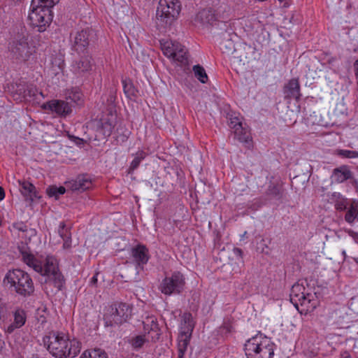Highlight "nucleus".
Wrapping results in <instances>:
<instances>
[{"mask_svg":"<svg viewBox=\"0 0 358 358\" xmlns=\"http://www.w3.org/2000/svg\"><path fill=\"white\" fill-rule=\"evenodd\" d=\"M22 259L25 264L41 274L39 281L44 284L45 289L48 290L53 287L57 292L62 290L65 279L59 269L57 261L55 257L48 256L42 263L33 255L22 252Z\"/></svg>","mask_w":358,"mask_h":358,"instance_id":"nucleus-1","label":"nucleus"},{"mask_svg":"<svg viewBox=\"0 0 358 358\" xmlns=\"http://www.w3.org/2000/svg\"><path fill=\"white\" fill-rule=\"evenodd\" d=\"M44 345L55 357H75L80 352L81 343L76 340H70L64 333L50 332L43 337Z\"/></svg>","mask_w":358,"mask_h":358,"instance_id":"nucleus-2","label":"nucleus"},{"mask_svg":"<svg viewBox=\"0 0 358 358\" xmlns=\"http://www.w3.org/2000/svg\"><path fill=\"white\" fill-rule=\"evenodd\" d=\"M290 301L301 314H307L315 309L319 304L316 292H310L303 284L295 283L291 288Z\"/></svg>","mask_w":358,"mask_h":358,"instance_id":"nucleus-3","label":"nucleus"},{"mask_svg":"<svg viewBox=\"0 0 358 358\" xmlns=\"http://www.w3.org/2000/svg\"><path fill=\"white\" fill-rule=\"evenodd\" d=\"M9 288L17 294L27 297L31 296L34 292V285L30 275L21 269L9 271L3 280Z\"/></svg>","mask_w":358,"mask_h":358,"instance_id":"nucleus-4","label":"nucleus"},{"mask_svg":"<svg viewBox=\"0 0 358 358\" xmlns=\"http://www.w3.org/2000/svg\"><path fill=\"white\" fill-rule=\"evenodd\" d=\"M59 0H32L29 18L33 26L38 27V31H45V27L50 21L52 8Z\"/></svg>","mask_w":358,"mask_h":358,"instance_id":"nucleus-5","label":"nucleus"},{"mask_svg":"<svg viewBox=\"0 0 358 358\" xmlns=\"http://www.w3.org/2000/svg\"><path fill=\"white\" fill-rule=\"evenodd\" d=\"M131 254L135 264L126 266L121 277L125 278V281H138L140 271L143 269L150 258L148 249L145 245L138 244L131 248Z\"/></svg>","mask_w":358,"mask_h":358,"instance_id":"nucleus-6","label":"nucleus"},{"mask_svg":"<svg viewBox=\"0 0 358 358\" xmlns=\"http://www.w3.org/2000/svg\"><path fill=\"white\" fill-rule=\"evenodd\" d=\"M247 358H272L274 355L273 344L262 335L254 336L245 344Z\"/></svg>","mask_w":358,"mask_h":358,"instance_id":"nucleus-7","label":"nucleus"},{"mask_svg":"<svg viewBox=\"0 0 358 358\" xmlns=\"http://www.w3.org/2000/svg\"><path fill=\"white\" fill-rule=\"evenodd\" d=\"M180 11L178 0H159L157 8V24L159 27L170 25L178 17Z\"/></svg>","mask_w":358,"mask_h":358,"instance_id":"nucleus-8","label":"nucleus"},{"mask_svg":"<svg viewBox=\"0 0 358 358\" xmlns=\"http://www.w3.org/2000/svg\"><path fill=\"white\" fill-rule=\"evenodd\" d=\"M109 313L104 315L105 325L113 327L126 322L131 314V308L127 303H118L109 308Z\"/></svg>","mask_w":358,"mask_h":358,"instance_id":"nucleus-9","label":"nucleus"},{"mask_svg":"<svg viewBox=\"0 0 358 358\" xmlns=\"http://www.w3.org/2000/svg\"><path fill=\"white\" fill-rule=\"evenodd\" d=\"M8 50L12 58L19 62L27 61L33 52L24 36L14 38L9 43Z\"/></svg>","mask_w":358,"mask_h":358,"instance_id":"nucleus-10","label":"nucleus"},{"mask_svg":"<svg viewBox=\"0 0 358 358\" xmlns=\"http://www.w3.org/2000/svg\"><path fill=\"white\" fill-rule=\"evenodd\" d=\"M185 284L183 275L179 271L173 272L170 277H166L160 284V291L166 294H178L184 289Z\"/></svg>","mask_w":358,"mask_h":358,"instance_id":"nucleus-11","label":"nucleus"},{"mask_svg":"<svg viewBox=\"0 0 358 358\" xmlns=\"http://www.w3.org/2000/svg\"><path fill=\"white\" fill-rule=\"evenodd\" d=\"M71 36H73V49L80 53L84 52L94 41L96 34L92 28L86 27L76 31L73 34H71Z\"/></svg>","mask_w":358,"mask_h":358,"instance_id":"nucleus-12","label":"nucleus"},{"mask_svg":"<svg viewBox=\"0 0 358 358\" xmlns=\"http://www.w3.org/2000/svg\"><path fill=\"white\" fill-rule=\"evenodd\" d=\"M44 109L50 110L59 116L66 117L72 113V104L67 100L54 99L43 104Z\"/></svg>","mask_w":358,"mask_h":358,"instance_id":"nucleus-13","label":"nucleus"},{"mask_svg":"<svg viewBox=\"0 0 358 358\" xmlns=\"http://www.w3.org/2000/svg\"><path fill=\"white\" fill-rule=\"evenodd\" d=\"M113 129V125L108 120H101L96 124V134L94 137L89 138V141H101L105 140L110 136Z\"/></svg>","mask_w":358,"mask_h":358,"instance_id":"nucleus-14","label":"nucleus"},{"mask_svg":"<svg viewBox=\"0 0 358 358\" xmlns=\"http://www.w3.org/2000/svg\"><path fill=\"white\" fill-rule=\"evenodd\" d=\"M217 20L215 11L212 8H208L199 11L195 18L196 22L203 26H213Z\"/></svg>","mask_w":358,"mask_h":358,"instance_id":"nucleus-15","label":"nucleus"},{"mask_svg":"<svg viewBox=\"0 0 358 358\" xmlns=\"http://www.w3.org/2000/svg\"><path fill=\"white\" fill-rule=\"evenodd\" d=\"M92 57L89 55L82 57L72 64V71L78 76H83L85 73L92 70Z\"/></svg>","mask_w":358,"mask_h":358,"instance_id":"nucleus-16","label":"nucleus"},{"mask_svg":"<svg viewBox=\"0 0 358 358\" xmlns=\"http://www.w3.org/2000/svg\"><path fill=\"white\" fill-rule=\"evenodd\" d=\"M332 182L341 183L348 179H352V171L347 166H341L333 170L331 175Z\"/></svg>","mask_w":358,"mask_h":358,"instance_id":"nucleus-17","label":"nucleus"},{"mask_svg":"<svg viewBox=\"0 0 358 358\" xmlns=\"http://www.w3.org/2000/svg\"><path fill=\"white\" fill-rule=\"evenodd\" d=\"M284 94L285 98L299 99L301 94L299 80L297 79L290 80L284 87Z\"/></svg>","mask_w":358,"mask_h":358,"instance_id":"nucleus-18","label":"nucleus"},{"mask_svg":"<svg viewBox=\"0 0 358 358\" xmlns=\"http://www.w3.org/2000/svg\"><path fill=\"white\" fill-rule=\"evenodd\" d=\"M14 321L8 327L6 331L11 334L15 329L22 327L26 322L27 315L26 312L21 308L17 309L14 313Z\"/></svg>","mask_w":358,"mask_h":358,"instance_id":"nucleus-19","label":"nucleus"},{"mask_svg":"<svg viewBox=\"0 0 358 358\" xmlns=\"http://www.w3.org/2000/svg\"><path fill=\"white\" fill-rule=\"evenodd\" d=\"M92 187V180L87 175L78 176L71 183L73 191L84 192Z\"/></svg>","mask_w":358,"mask_h":358,"instance_id":"nucleus-20","label":"nucleus"},{"mask_svg":"<svg viewBox=\"0 0 358 358\" xmlns=\"http://www.w3.org/2000/svg\"><path fill=\"white\" fill-rule=\"evenodd\" d=\"M235 138L240 142L244 143L245 146L250 148L252 145V137L249 130L239 125V127L234 130Z\"/></svg>","mask_w":358,"mask_h":358,"instance_id":"nucleus-21","label":"nucleus"},{"mask_svg":"<svg viewBox=\"0 0 358 358\" xmlns=\"http://www.w3.org/2000/svg\"><path fill=\"white\" fill-rule=\"evenodd\" d=\"M161 45L164 54L170 58L184 46L178 41H167L164 43L161 42Z\"/></svg>","mask_w":358,"mask_h":358,"instance_id":"nucleus-22","label":"nucleus"},{"mask_svg":"<svg viewBox=\"0 0 358 358\" xmlns=\"http://www.w3.org/2000/svg\"><path fill=\"white\" fill-rule=\"evenodd\" d=\"M192 336V329L189 327L187 330H181L178 336V348L180 353H185Z\"/></svg>","mask_w":358,"mask_h":358,"instance_id":"nucleus-23","label":"nucleus"},{"mask_svg":"<svg viewBox=\"0 0 358 358\" xmlns=\"http://www.w3.org/2000/svg\"><path fill=\"white\" fill-rule=\"evenodd\" d=\"M50 71L52 74L57 75L64 68V61L62 55H55L51 57L50 60Z\"/></svg>","mask_w":358,"mask_h":358,"instance_id":"nucleus-24","label":"nucleus"},{"mask_svg":"<svg viewBox=\"0 0 358 358\" xmlns=\"http://www.w3.org/2000/svg\"><path fill=\"white\" fill-rule=\"evenodd\" d=\"M59 234L61 238L64 241L63 247L65 249H68L71 247V233L69 231L68 229L66 227V224L64 222H61L59 229Z\"/></svg>","mask_w":358,"mask_h":358,"instance_id":"nucleus-25","label":"nucleus"},{"mask_svg":"<svg viewBox=\"0 0 358 358\" xmlns=\"http://www.w3.org/2000/svg\"><path fill=\"white\" fill-rule=\"evenodd\" d=\"M345 220L352 224L355 220L358 222V204H351L347 209V212L345 215Z\"/></svg>","mask_w":358,"mask_h":358,"instance_id":"nucleus-26","label":"nucleus"},{"mask_svg":"<svg viewBox=\"0 0 358 358\" xmlns=\"http://www.w3.org/2000/svg\"><path fill=\"white\" fill-rule=\"evenodd\" d=\"M20 186L22 188V193L26 196H29L31 200H33L34 198L37 197L36 188L34 185H32L31 183L27 181H24L22 182H20Z\"/></svg>","mask_w":358,"mask_h":358,"instance_id":"nucleus-27","label":"nucleus"},{"mask_svg":"<svg viewBox=\"0 0 358 358\" xmlns=\"http://www.w3.org/2000/svg\"><path fill=\"white\" fill-rule=\"evenodd\" d=\"M171 58L178 62L181 66L188 65L187 50L185 46L177 52Z\"/></svg>","mask_w":358,"mask_h":358,"instance_id":"nucleus-28","label":"nucleus"},{"mask_svg":"<svg viewBox=\"0 0 358 358\" xmlns=\"http://www.w3.org/2000/svg\"><path fill=\"white\" fill-rule=\"evenodd\" d=\"M80 358H107V355L104 350L98 348L85 351Z\"/></svg>","mask_w":358,"mask_h":358,"instance_id":"nucleus-29","label":"nucleus"},{"mask_svg":"<svg viewBox=\"0 0 358 358\" xmlns=\"http://www.w3.org/2000/svg\"><path fill=\"white\" fill-rule=\"evenodd\" d=\"M193 71L195 77L202 83H206L208 81V76L203 66L199 64L193 66Z\"/></svg>","mask_w":358,"mask_h":358,"instance_id":"nucleus-30","label":"nucleus"},{"mask_svg":"<svg viewBox=\"0 0 358 358\" xmlns=\"http://www.w3.org/2000/svg\"><path fill=\"white\" fill-rule=\"evenodd\" d=\"M221 50L227 54L233 53L235 51V45L231 38H223L220 43Z\"/></svg>","mask_w":358,"mask_h":358,"instance_id":"nucleus-31","label":"nucleus"},{"mask_svg":"<svg viewBox=\"0 0 358 358\" xmlns=\"http://www.w3.org/2000/svg\"><path fill=\"white\" fill-rule=\"evenodd\" d=\"M66 189L64 187L60 186L57 187V186H49L46 192L50 197H55L56 199H58L59 196L64 194Z\"/></svg>","mask_w":358,"mask_h":358,"instance_id":"nucleus-32","label":"nucleus"},{"mask_svg":"<svg viewBox=\"0 0 358 358\" xmlns=\"http://www.w3.org/2000/svg\"><path fill=\"white\" fill-rule=\"evenodd\" d=\"M145 156H146V154L145 152H143L142 150L137 152L134 157V159H133V161L131 163L129 170L134 171L136 169H137L138 166H139L141 162L145 157Z\"/></svg>","mask_w":358,"mask_h":358,"instance_id":"nucleus-33","label":"nucleus"},{"mask_svg":"<svg viewBox=\"0 0 358 358\" xmlns=\"http://www.w3.org/2000/svg\"><path fill=\"white\" fill-rule=\"evenodd\" d=\"M268 196H271L276 199H280L282 196V192L279 187L276 185H270L266 192Z\"/></svg>","mask_w":358,"mask_h":358,"instance_id":"nucleus-34","label":"nucleus"},{"mask_svg":"<svg viewBox=\"0 0 358 358\" xmlns=\"http://www.w3.org/2000/svg\"><path fill=\"white\" fill-rule=\"evenodd\" d=\"M124 92L127 97H131L135 95L136 90L133 84L130 82L127 83V80H122Z\"/></svg>","mask_w":358,"mask_h":358,"instance_id":"nucleus-35","label":"nucleus"},{"mask_svg":"<svg viewBox=\"0 0 358 358\" xmlns=\"http://www.w3.org/2000/svg\"><path fill=\"white\" fill-rule=\"evenodd\" d=\"M182 320L184 321L185 327H181V330H187L189 327H191L192 331L194 326L192 323V315L190 313H185L182 316Z\"/></svg>","mask_w":358,"mask_h":358,"instance_id":"nucleus-36","label":"nucleus"},{"mask_svg":"<svg viewBox=\"0 0 358 358\" xmlns=\"http://www.w3.org/2000/svg\"><path fill=\"white\" fill-rule=\"evenodd\" d=\"M145 340L143 336H138L132 339L131 345L135 348H140L144 344Z\"/></svg>","mask_w":358,"mask_h":358,"instance_id":"nucleus-37","label":"nucleus"},{"mask_svg":"<svg viewBox=\"0 0 358 358\" xmlns=\"http://www.w3.org/2000/svg\"><path fill=\"white\" fill-rule=\"evenodd\" d=\"M66 100H70L71 103L73 102L77 105H80L82 102L81 94L80 92H74L72 94V95H70L69 97L66 99Z\"/></svg>","mask_w":358,"mask_h":358,"instance_id":"nucleus-38","label":"nucleus"},{"mask_svg":"<svg viewBox=\"0 0 358 358\" xmlns=\"http://www.w3.org/2000/svg\"><path fill=\"white\" fill-rule=\"evenodd\" d=\"M229 125L231 128H232L235 130L239 127V125H243V124H242V122L238 119V117H234L229 118Z\"/></svg>","mask_w":358,"mask_h":358,"instance_id":"nucleus-39","label":"nucleus"},{"mask_svg":"<svg viewBox=\"0 0 358 358\" xmlns=\"http://www.w3.org/2000/svg\"><path fill=\"white\" fill-rule=\"evenodd\" d=\"M350 308L356 314H358V297H353L350 301Z\"/></svg>","mask_w":358,"mask_h":358,"instance_id":"nucleus-40","label":"nucleus"},{"mask_svg":"<svg viewBox=\"0 0 358 358\" xmlns=\"http://www.w3.org/2000/svg\"><path fill=\"white\" fill-rule=\"evenodd\" d=\"M335 208L338 210H345L348 209V203L345 200L337 201L335 203Z\"/></svg>","mask_w":358,"mask_h":358,"instance_id":"nucleus-41","label":"nucleus"},{"mask_svg":"<svg viewBox=\"0 0 358 358\" xmlns=\"http://www.w3.org/2000/svg\"><path fill=\"white\" fill-rule=\"evenodd\" d=\"M69 137L72 141H73L77 145L80 147L83 146L86 142L84 139L74 136L69 135Z\"/></svg>","mask_w":358,"mask_h":358,"instance_id":"nucleus-42","label":"nucleus"},{"mask_svg":"<svg viewBox=\"0 0 358 358\" xmlns=\"http://www.w3.org/2000/svg\"><path fill=\"white\" fill-rule=\"evenodd\" d=\"M46 310V308H43V309H38L37 310V320L39 322H41V324H43L45 322H46V318L45 316H43V315H40V312H45Z\"/></svg>","mask_w":358,"mask_h":358,"instance_id":"nucleus-43","label":"nucleus"},{"mask_svg":"<svg viewBox=\"0 0 358 358\" xmlns=\"http://www.w3.org/2000/svg\"><path fill=\"white\" fill-rule=\"evenodd\" d=\"M13 227L15 229H16L17 230L20 231L24 232V231H27V226L24 223H22V222H21V223H15L13 224Z\"/></svg>","mask_w":358,"mask_h":358,"instance_id":"nucleus-44","label":"nucleus"},{"mask_svg":"<svg viewBox=\"0 0 358 358\" xmlns=\"http://www.w3.org/2000/svg\"><path fill=\"white\" fill-rule=\"evenodd\" d=\"M233 252L234 254L240 259L241 262H243V252L241 249L238 248H234V250H233Z\"/></svg>","mask_w":358,"mask_h":358,"instance_id":"nucleus-45","label":"nucleus"},{"mask_svg":"<svg viewBox=\"0 0 358 358\" xmlns=\"http://www.w3.org/2000/svg\"><path fill=\"white\" fill-rule=\"evenodd\" d=\"M344 152L345 157L348 158H355L358 157V152L356 151L345 150Z\"/></svg>","mask_w":358,"mask_h":358,"instance_id":"nucleus-46","label":"nucleus"},{"mask_svg":"<svg viewBox=\"0 0 358 358\" xmlns=\"http://www.w3.org/2000/svg\"><path fill=\"white\" fill-rule=\"evenodd\" d=\"M231 327L229 324H224L220 327L222 334H229L231 332Z\"/></svg>","mask_w":358,"mask_h":358,"instance_id":"nucleus-47","label":"nucleus"},{"mask_svg":"<svg viewBox=\"0 0 358 358\" xmlns=\"http://www.w3.org/2000/svg\"><path fill=\"white\" fill-rule=\"evenodd\" d=\"M262 206V203L259 199H256L255 203L251 206L250 208L252 210H257Z\"/></svg>","mask_w":358,"mask_h":358,"instance_id":"nucleus-48","label":"nucleus"},{"mask_svg":"<svg viewBox=\"0 0 358 358\" xmlns=\"http://www.w3.org/2000/svg\"><path fill=\"white\" fill-rule=\"evenodd\" d=\"M96 275H94L90 280V285L92 286H96V283H97V277H96Z\"/></svg>","mask_w":358,"mask_h":358,"instance_id":"nucleus-49","label":"nucleus"},{"mask_svg":"<svg viewBox=\"0 0 358 358\" xmlns=\"http://www.w3.org/2000/svg\"><path fill=\"white\" fill-rule=\"evenodd\" d=\"M4 198H5V191H4L3 188L1 186H0V201L3 200Z\"/></svg>","mask_w":358,"mask_h":358,"instance_id":"nucleus-50","label":"nucleus"},{"mask_svg":"<svg viewBox=\"0 0 358 358\" xmlns=\"http://www.w3.org/2000/svg\"><path fill=\"white\" fill-rule=\"evenodd\" d=\"M110 101V108L112 109L114 107L115 97L112 95L110 96V99H108Z\"/></svg>","mask_w":358,"mask_h":358,"instance_id":"nucleus-51","label":"nucleus"},{"mask_svg":"<svg viewBox=\"0 0 358 358\" xmlns=\"http://www.w3.org/2000/svg\"><path fill=\"white\" fill-rule=\"evenodd\" d=\"M354 66H355V77H356V79H357V83H358V65H356L355 64V62L354 63Z\"/></svg>","mask_w":358,"mask_h":358,"instance_id":"nucleus-52","label":"nucleus"},{"mask_svg":"<svg viewBox=\"0 0 358 358\" xmlns=\"http://www.w3.org/2000/svg\"><path fill=\"white\" fill-rule=\"evenodd\" d=\"M350 182L352 183V185L355 187H357V185H358V182L357 180V179L354 178L352 176V179H350Z\"/></svg>","mask_w":358,"mask_h":358,"instance_id":"nucleus-53","label":"nucleus"},{"mask_svg":"<svg viewBox=\"0 0 358 358\" xmlns=\"http://www.w3.org/2000/svg\"><path fill=\"white\" fill-rule=\"evenodd\" d=\"M3 344H4V342L2 339L1 334L0 333V350L3 348Z\"/></svg>","mask_w":358,"mask_h":358,"instance_id":"nucleus-54","label":"nucleus"},{"mask_svg":"<svg viewBox=\"0 0 358 358\" xmlns=\"http://www.w3.org/2000/svg\"><path fill=\"white\" fill-rule=\"evenodd\" d=\"M185 353H180V351H178V358H183Z\"/></svg>","mask_w":358,"mask_h":358,"instance_id":"nucleus-55","label":"nucleus"},{"mask_svg":"<svg viewBox=\"0 0 358 358\" xmlns=\"http://www.w3.org/2000/svg\"><path fill=\"white\" fill-rule=\"evenodd\" d=\"M349 234L353 237H354V235H357V234L355 232H354L353 231H350Z\"/></svg>","mask_w":358,"mask_h":358,"instance_id":"nucleus-56","label":"nucleus"},{"mask_svg":"<svg viewBox=\"0 0 358 358\" xmlns=\"http://www.w3.org/2000/svg\"><path fill=\"white\" fill-rule=\"evenodd\" d=\"M341 358H351L349 355H346L345 356H343Z\"/></svg>","mask_w":358,"mask_h":358,"instance_id":"nucleus-57","label":"nucleus"},{"mask_svg":"<svg viewBox=\"0 0 358 358\" xmlns=\"http://www.w3.org/2000/svg\"><path fill=\"white\" fill-rule=\"evenodd\" d=\"M131 358H141V357L140 356H138V355H133L131 357Z\"/></svg>","mask_w":358,"mask_h":358,"instance_id":"nucleus-58","label":"nucleus"},{"mask_svg":"<svg viewBox=\"0 0 358 358\" xmlns=\"http://www.w3.org/2000/svg\"><path fill=\"white\" fill-rule=\"evenodd\" d=\"M355 64L358 65V59L355 61Z\"/></svg>","mask_w":358,"mask_h":358,"instance_id":"nucleus-59","label":"nucleus"},{"mask_svg":"<svg viewBox=\"0 0 358 358\" xmlns=\"http://www.w3.org/2000/svg\"><path fill=\"white\" fill-rule=\"evenodd\" d=\"M343 255H345V251L343 252Z\"/></svg>","mask_w":358,"mask_h":358,"instance_id":"nucleus-60","label":"nucleus"},{"mask_svg":"<svg viewBox=\"0 0 358 358\" xmlns=\"http://www.w3.org/2000/svg\"><path fill=\"white\" fill-rule=\"evenodd\" d=\"M357 334H358V332H357Z\"/></svg>","mask_w":358,"mask_h":358,"instance_id":"nucleus-61","label":"nucleus"}]
</instances>
